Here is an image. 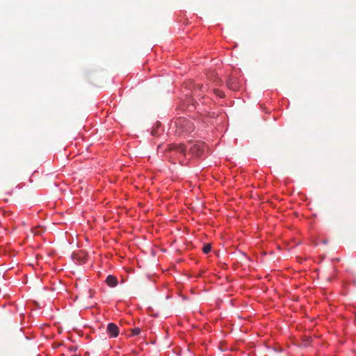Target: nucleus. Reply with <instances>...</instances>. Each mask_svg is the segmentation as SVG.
<instances>
[{
    "label": "nucleus",
    "mask_w": 356,
    "mask_h": 356,
    "mask_svg": "<svg viewBox=\"0 0 356 356\" xmlns=\"http://www.w3.org/2000/svg\"><path fill=\"white\" fill-rule=\"evenodd\" d=\"M106 283L110 287H115L118 285V280L116 277L110 275L107 276L106 279Z\"/></svg>",
    "instance_id": "obj_4"
},
{
    "label": "nucleus",
    "mask_w": 356,
    "mask_h": 356,
    "mask_svg": "<svg viewBox=\"0 0 356 356\" xmlns=\"http://www.w3.org/2000/svg\"><path fill=\"white\" fill-rule=\"evenodd\" d=\"M204 153V145L202 144H193L188 150V154L193 156H201Z\"/></svg>",
    "instance_id": "obj_1"
},
{
    "label": "nucleus",
    "mask_w": 356,
    "mask_h": 356,
    "mask_svg": "<svg viewBox=\"0 0 356 356\" xmlns=\"http://www.w3.org/2000/svg\"><path fill=\"white\" fill-rule=\"evenodd\" d=\"M6 215H7V214H8V215L11 214V213H10L9 211H7V212H6Z\"/></svg>",
    "instance_id": "obj_9"
},
{
    "label": "nucleus",
    "mask_w": 356,
    "mask_h": 356,
    "mask_svg": "<svg viewBox=\"0 0 356 356\" xmlns=\"http://www.w3.org/2000/svg\"><path fill=\"white\" fill-rule=\"evenodd\" d=\"M141 330L139 327H134L131 330V337H134L140 334Z\"/></svg>",
    "instance_id": "obj_6"
},
{
    "label": "nucleus",
    "mask_w": 356,
    "mask_h": 356,
    "mask_svg": "<svg viewBox=\"0 0 356 356\" xmlns=\"http://www.w3.org/2000/svg\"><path fill=\"white\" fill-rule=\"evenodd\" d=\"M176 149L177 152L181 153L184 156H186L187 147L185 145L179 144L176 145Z\"/></svg>",
    "instance_id": "obj_5"
},
{
    "label": "nucleus",
    "mask_w": 356,
    "mask_h": 356,
    "mask_svg": "<svg viewBox=\"0 0 356 356\" xmlns=\"http://www.w3.org/2000/svg\"><path fill=\"white\" fill-rule=\"evenodd\" d=\"M211 246L210 244H206L204 245L202 251L205 254H208L211 252Z\"/></svg>",
    "instance_id": "obj_8"
},
{
    "label": "nucleus",
    "mask_w": 356,
    "mask_h": 356,
    "mask_svg": "<svg viewBox=\"0 0 356 356\" xmlns=\"http://www.w3.org/2000/svg\"><path fill=\"white\" fill-rule=\"evenodd\" d=\"M213 92L216 96H218L220 98H223L225 97L224 92L219 89H214Z\"/></svg>",
    "instance_id": "obj_7"
},
{
    "label": "nucleus",
    "mask_w": 356,
    "mask_h": 356,
    "mask_svg": "<svg viewBox=\"0 0 356 356\" xmlns=\"http://www.w3.org/2000/svg\"><path fill=\"white\" fill-rule=\"evenodd\" d=\"M176 124L180 125H185L186 128H184V129L183 130V131L185 132H191L194 129L193 124L191 121L186 119L180 118L177 120Z\"/></svg>",
    "instance_id": "obj_3"
},
{
    "label": "nucleus",
    "mask_w": 356,
    "mask_h": 356,
    "mask_svg": "<svg viewBox=\"0 0 356 356\" xmlns=\"http://www.w3.org/2000/svg\"><path fill=\"white\" fill-rule=\"evenodd\" d=\"M106 332L110 338H115L119 334V327L114 323H109L107 325Z\"/></svg>",
    "instance_id": "obj_2"
}]
</instances>
